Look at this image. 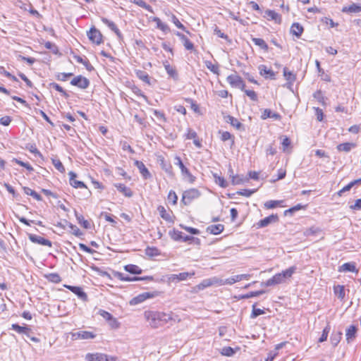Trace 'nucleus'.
Returning a JSON list of instances; mask_svg holds the SVG:
<instances>
[{"instance_id":"obj_1","label":"nucleus","mask_w":361,"mask_h":361,"mask_svg":"<svg viewBox=\"0 0 361 361\" xmlns=\"http://www.w3.org/2000/svg\"><path fill=\"white\" fill-rule=\"evenodd\" d=\"M145 318L152 328L162 326L170 322H179L180 319L173 312L166 313L159 311H145Z\"/></svg>"},{"instance_id":"obj_2","label":"nucleus","mask_w":361,"mask_h":361,"mask_svg":"<svg viewBox=\"0 0 361 361\" xmlns=\"http://www.w3.org/2000/svg\"><path fill=\"white\" fill-rule=\"evenodd\" d=\"M296 271V267L292 266L288 269L275 274L272 278L261 283L262 286H271L285 283L286 279L292 277Z\"/></svg>"},{"instance_id":"obj_3","label":"nucleus","mask_w":361,"mask_h":361,"mask_svg":"<svg viewBox=\"0 0 361 361\" xmlns=\"http://www.w3.org/2000/svg\"><path fill=\"white\" fill-rule=\"evenodd\" d=\"M200 196V192L197 189L191 188L183 192L181 202L187 205L190 204L192 200L198 198Z\"/></svg>"},{"instance_id":"obj_4","label":"nucleus","mask_w":361,"mask_h":361,"mask_svg":"<svg viewBox=\"0 0 361 361\" xmlns=\"http://www.w3.org/2000/svg\"><path fill=\"white\" fill-rule=\"evenodd\" d=\"M70 334L72 340H89L94 339L96 337V334L90 331H78L71 332Z\"/></svg>"},{"instance_id":"obj_5","label":"nucleus","mask_w":361,"mask_h":361,"mask_svg":"<svg viewBox=\"0 0 361 361\" xmlns=\"http://www.w3.org/2000/svg\"><path fill=\"white\" fill-rule=\"evenodd\" d=\"M227 81L232 87L244 90L245 84L239 75L236 74L230 75L227 77Z\"/></svg>"},{"instance_id":"obj_6","label":"nucleus","mask_w":361,"mask_h":361,"mask_svg":"<svg viewBox=\"0 0 361 361\" xmlns=\"http://www.w3.org/2000/svg\"><path fill=\"white\" fill-rule=\"evenodd\" d=\"M87 361H115L116 359L113 357H109L104 353H87L85 356Z\"/></svg>"},{"instance_id":"obj_7","label":"nucleus","mask_w":361,"mask_h":361,"mask_svg":"<svg viewBox=\"0 0 361 361\" xmlns=\"http://www.w3.org/2000/svg\"><path fill=\"white\" fill-rule=\"evenodd\" d=\"M89 39L94 44L97 45L102 42V35L99 30L92 27L87 33Z\"/></svg>"},{"instance_id":"obj_8","label":"nucleus","mask_w":361,"mask_h":361,"mask_svg":"<svg viewBox=\"0 0 361 361\" xmlns=\"http://www.w3.org/2000/svg\"><path fill=\"white\" fill-rule=\"evenodd\" d=\"M176 160L177 162L176 165L179 166L181 170L182 175L186 178L190 183H192L195 180V177L192 175V173L189 171V170L185 166L181 159L180 157H176Z\"/></svg>"},{"instance_id":"obj_9","label":"nucleus","mask_w":361,"mask_h":361,"mask_svg":"<svg viewBox=\"0 0 361 361\" xmlns=\"http://www.w3.org/2000/svg\"><path fill=\"white\" fill-rule=\"evenodd\" d=\"M71 84L84 90L89 87L90 80L82 75H78L71 80Z\"/></svg>"},{"instance_id":"obj_10","label":"nucleus","mask_w":361,"mask_h":361,"mask_svg":"<svg viewBox=\"0 0 361 361\" xmlns=\"http://www.w3.org/2000/svg\"><path fill=\"white\" fill-rule=\"evenodd\" d=\"M279 220V219L277 214H271L259 221L256 224H255V226H256L257 228L267 227L271 224L278 222Z\"/></svg>"},{"instance_id":"obj_11","label":"nucleus","mask_w":361,"mask_h":361,"mask_svg":"<svg viewBox=\"0 0 361 361\" xmlns=\"http://www.w3.org/2000/svg\"><path fill=\"white\" fill-rule=\"evenodd\" d=\"M170 235L171 238L176 241L188 242L194 239L192 236L183 235L181 231L175 229L170 232Z\"/></svg>"},{"instance_id":"obj_12","label":"nucleus","mask_w":361,"mask_h":361,"mask_svg":"<svg viewBox=\"0 0 361 361\" xmlns=\"http://www.w3.org/2000/svg\"><path fill=\"white\" fill-rule=\"evenodd\" d=\"M64 287L75 293L82 301L85 302L88 300L87 295L83 291L82 288L70 285H64Z\"/></svg>"},{"instance_id":"obj_13","label":"nucleus","mask_w":361,"mask_h":361,"mask_svg":"<svg viewBox=\"0 0 361 361\" xmlns=\"http://www.w3.org/2000/svg\"><path fill=\"white\" fill-rule=\"evenodd\" d=\"M29 239L31 242H32L34 243H37V244H39V245H42L48 246V247H51V245H52V243L49 240L46 239L42 236L35 235V234H29Z\"/></svg>"},{"instance_id":"obj_14","label":"nucleus","mask_w":361,"mask_h":361,"mask_svg":"<svg viewBox=\"0 0 361 361\" xmlns=\"http://www.w3.org/2000/svg\"><path fill=\"white\" fill-rule=\"evenodd\" d=\"M114 276L118 278V279L121 280V281H140V280H152V276H146V277H137V276H134V277H129L128 276H125V274H123V273H121V272H115L114 273Z\"/></svg>"},{"instance_id":"obj_15","label":"nucleus","mask_w":361,"mask_h":361,"mask_svg":"<svg viewBox=\"0 0 361 361\" xmlns=\"http://www.w3.org/2000/svg\"><path fill=\"white\" fill-rule=\"evenodd\" d=\"M250 274H239L233 276L231 278L226 279L223 283H221L220 285L228 284L232 285L238 281L245 279L248 280L250 278Z\"/></svg>"},{"instance_id":"obj_16","label":"nucleus","mask_w":361,"mask_h":361,"mask_svg":"<svg viewBox=\"0 0 361 361\" xmlns=\"http://www.w3.org/2000/svg\"><path fill=\"white\" fill-rule=\"evenodd\" d=\"M69 177H70V184L75 188H87L85 184L80 180H75V178L77 177V174L74 173L73 171H70L68 173Z\"/></svg>"},{"instance_id":"obj_17","label":"nucleus","mask_w":361,"mask_h":361,"mask_svg":"<svg viewBox=\"0 0 361 361\" xmlns=\"http://www.w3.org/2000/svg\"><path fill=\"white\" fill-rule=\"evenodd\" d=\"M102 21L105 25H106L113 32H114V33L116 35V36L120 39H121L123 38V35H122L121 31L119 30V29L117 27V26L116 25V24L114 22H112L104 17L102 18Z\"/></svg>"},{"instance_id":"obj_18","label":"nucleus","mask_w":361,"mask_h":361,"mask_svg":"<svg viewBox=\"0 0 361 361\" xmlns=\"http://www.w3.org/2000/svg\"><path fill=\"white\" fill-rule=\"evenodd\" d=\"M268 20H274L276 23H281V16L273 10H267L265 11V15L264 16Z\"/></svg>"},{"instance_id":"obj_19","label":"nucleus","mask_w":361,"mask_h":361,"mask_svg":"<svg viewBox=\"0 0 361 361\" xmlns=\"http://www.w3.org/2000/svg\"><path fill=\"white\" fill-rule=\"evenodd\" d=\"M339 272H355L356 274L358 273V269H356L355 262H347L344 263L343 265L339 267L338 268Z\"/></svg>"},{"instance_id":"obj_20","label":"nucleus","mask_w":361,"mask_h":361,"mask_svg":"<svg viewBox=\"0 0 361 361\" xmlns=\"http://www.w3.org/2000/svg\"><path fill=\"white\" fill-rule=\"evenodd\" d=\"M190 275H194V273L190 274L188 272H182L178 274H171L169 276V280L171 282L180 281L186 280Z\"/></svg>"},{"instance_id":"obj_21","label":"nucleus","mask_w":361,"mask_h":361,"mask_svg":"<svg viewBox=\"0 0 361 361\" xmlns=\"http://www.w3.org/2000/svg\"><path fill=\"white\" fill-rule=\"evenodd\" d=\"M357 327L354 325H351L346 329L345 336L348 343H350L355 338L357 333Z\"/></svg>"},{"instance_id":"obj_22","label":"nucleus","mask_w":361,"mask_h":361,"mask_svg":"<svg viewBox=\"0 0 361 361\" xmlns=\"http://www.w3.org/2000/svg\"><path fill=\"white\" fill-rule=\"evenodd\" d=\"M176 35L180 39L183 44V46L187 50H193L194 44L189 40V39L185 35L178 32L176 33Z\"/></svg>"},{"instance_id":"obj_23","label":"nucleus","mask_w":361,"mask_h":361,"mask_svg":"<svg viewBox=\"0 0 361 361\" xmlns=\"http://www.w3.org/2000/svg\"><path fill=\"white\" fill-rule=\"evenodd\" d=\"M135 165L140 170V172L144 178L147 179L151 176L148 169L146 168L145 165L142 161H135Z\"/></svg>"},{"instance_id":"obj_24","label":"nucleus","mask_w":361,"mask_h":361,"mask_svg":"<svg viewBox=\"0 0 361 361\" xmlns=\"http://www.w3.org/2000/svg\"><path fill=\"white\" fill-rule=\"evenodd\" d=\"M223 283L222 280H219L217 278L207 279H204L202 281V283L199 285V287L201 288H207L209 286H212L213 284L218 283L220 284Z\"/></svg>"},{"instance_id":"obj_25","label":"nucleus","mask_w":361,"mask_h":361,"mask_svg":"<svg viewBox=\"0 0 361 361\" xmlns=\"http://www.w3.org/2000/svg\"><path fill=\"white\" fill-rule=\"evenodd\" d=\"M114 186L117 188V190L122 192L125 196L130 197L133 196V192L130 190V188L126 186L124 184L122 183H116L114 185Z\"/></svg>"},{"instance_id":"obj_26","label":"nucleus","mask_w":361,"mask_h":361,"mask_svg":"<svg viewBox=\"0 0 361 361\" xmlns=\"http://www.w3.org/2000/svg\"><path fill=\"white\" fill-rule=\"evenodd\" d=\"M11 329L16 331L18 334H25L27 336H29V332L31 331V329L28 326H21L17 324H13L11 325Z\"/></svg>"},{"instance_id":"obj_27","label":"nucleus","mask_w":361,"mask_h":361,"mask_svg":"<svg viewBox=\"0 0 361 361\" xmlns=\"http://www.w3.org/2000/svg\"><path fill=\"white\" fill-rule=\"evenodd\" d=\"M303 30V27L298 23H294L290 27V32L297 37L301 36Z\"/></svg>"},{"instance_id":"obj_28","label":"nucleus","mask_w":361,"mask_h":361,"mask_svg":"<svg viewBox=\"0 0 361 361\" xmlns=\"http://www.w3.org/2000/svg\"><path fill=\"white\" fill-rule=\"evenodd\" d=\"M356 147V144L353 142H344L337 145V149L340 152H348Z\"/></svg>"},{"instance_id":"obj_29","label":"nucleus","mask_w":361,"mask_h":361,"mask_svg":"<svg viewBox=\"0 0 361 361\" xmlns=\"http://www.w3.org/2000/svg\"><path fill=\"white\" fill-rule=\"evenodd\" d=\"M261 118L264 120L268 118L279 120L281 118V116L278 113L272 112L270 109H266L264 110Z\"/></svg>"},{"instance_id":"obj_30","label":"nucleus","mask_w":361,"mask_h":361,"mask_svg":"<svg viewBox=\"0 0 361 361\" xmlns=\"http://www.w3.org/2000/svg\"><path fill=\"white\" fill-rule=\"evenodd\" d=\"M341 11L343 13H359L361 11V6L353 3L348 6L343 7Z\"/></svg>"},{"instance_id":"obj_31","label":"nucleus","mask_w":361,"mask_h":361,"mask_svg":"<svg viewBox=\"0 0 361 361\" xmlns=\"http://www.w3.org/2000/svg\"><path fill=\"white\" fill-rule=\"evenodd\" d=\"M224 229L223 224L211 225L207 227V231L212 234L217 235L221 233Z\"/></svg>"},{"instance_id":"obj_32","label":"nucleus","mask_w":361,"mask_h":361,"mask_svg":"<svg viewBox=\"0 0 361 361\" xmlns=\"http://www.w3.org/2000/svg\"><path fill=\"white\" fill-rule=\"evenodd\" d=\"M149 298V293H145L137 295V297L133 298L130 300V305H137L138 303H140V302L145 301L147 298Z\"/></svg>"},{"instance_id":"obj_33","label":"nucleus","mask_w":361,"mask_h":361,"mask_svg":"<svg viewBox=\"0 0 361 361\" xmlns=\"http://www.w3.org/2000/svg\"><path fill=\"white\" fill-rule=\"evenodd\" d=\"M259 73L262 75H267V77L270 78H274L275 73L274 72L271 70L268 69L266 66L261 65L259 67Z\"/></svg>"},{"instance_id":"obj_34","label":"nucleus","mask_w":361,"mask_h":361,"mask_svg":"<svg viewBox=\"0 0 361 361\" xmlns=\"http://www.w3.org/2000/svg\"><path fill=\"white\" fill-rule=\"evenodd\" d=\"M153 21L156 23L157 27L161 31L164 32H168L170 31L169 27L166 23H163L159 18L155 17L153 19Z\"/></svg>"},{"instance_id":"obj_35","label":"nucleus","mask_w":361,"mask_h":361,"mask_svg":"<svg viewBox=\"0 0 361 361\" xmlns=\"http://www.w3.org/2000/svg\"><path fill=\"white\" fill-rule=\"evenodd\" d=\"M124 269L126 271L133 274H140L142 273V269L134 264H128L124 267Z\"/></svg>"},{"instance_id":"obj_36","label":"nucleus","mask_w":361,"mask_h":361,"mask_svg":"<svg viewBox=\"0 0 361 361\" xmlns=\"http://www.w3.org/2000/svg\"><path fill=\"white\" fill-rule=\"evenodd\" d=\"M164 68L166 71V73L169 74L170 77L173 78L174 80H177L178 75L177 73L176 70L170 66L168 63H164Z\"/></svg>"},{"instance_id":"obj_37","label":"nucleus","mask_w":361,"mask_h":361,"mask_svg":"<svg viewBox=\"0 0 361 361\" xmlns=\"http://www.w3.org/2000/svg\"><path fill=\"white\" fill-rule=\"evenodd\" d=\"M252 41L253 42V43L255 45L259 47L262 49H263L264 51H267L268 50L269 47H268L267 44L266 43V42L263 39L253 37L252 39Z\"/></svg>"},{"instance_id":"obj_38","label":"nucleus","mask_w":361,"mask_h":361,"mask_svg":"<svg viewBox=\"0 0 361 361\" xmlns=\"http://www.w3.org/2000/svg\"><path fill=\"white\" fill-rule=\"evenodd\" d=\"M75 217L78 221V223L83 226L85 228L88 229L90 228V224L88 221L85 220L82 215L79 214L76 211H75Z\"/></svg>"},{"instance_id":"obj_39","label":"nucleus","mask_w":361,"mask_h":361,"mask_svg":"<svg viewBox=\"0 0 361 361\" xmlns=\"http://www.w3.org/2000/svg\"><path fill=\"white\" fill-rule=\"evenodd\" d=\"M23 190L26 195L32 196L37 201H41L42 199L40 195L30 188L24 187Z\"/></svg>"},{"instance_id":"obj_40","label":"nucleus","mask_w":361,"mask_h":361,"mask_svg":"<svg viewBox=\"0 0 361 361\" xmlns=\"http://www.w3.org/2000/svg\"><path fill=\"white\" fill-rule=\"evenodd\" d=\"M342 338V333L341 331L334 332L331 336V343L335 347L336 346Z\"/></svg>"},{"instance_id":"obj_41","label":"nucleus","mask_w":361,"mask_h":361,"mask_svg":"<svg viewBox=\"0 0 361 361\" xmlns=\"http://www.w3.org/2000/svg\"><path fill=\"white\" fill-rule=\"evenodd\" d=\"M74 58L75 59L77 62L84 65L87 71H90L93 69L92 66L90 64V63L87 59H82L80 56H75Z\"/></svg>"},{"instance_id":"obj_42","label":"nucleus","mask_w":361,"mask_h":361,"mask_svg":"<svg viewBox=\"0 0 361 361\" xmlns=\"http://www.w3.org/2000/svg\"><path fill=\"white\" fill-rule=\"evenodd\" d=\"M145 255L150 257H157L160 255L159 250L155 247H147L145 249Z\"/></svg>"},{"instance_id":"obj_43","label":"nucleus","mask_w":361,"mask_h":361,"mask_svg":"<svg viewBox=\"0 0 361 361\" xmlns=\"http://www.w3.org/2000/svg\"><path fill=\"white\" fill-rule=\"evenodd\" d=\"M130 1L137 6H139L141 8H145V10L152 12V6L149 4H147L145 1L143 0H130Z\"/></svg>"},{"instance_id":"obj_44","label":"nucleus","mask_w":361,"mask_h":361,"mask_svg":"<svg viewBox=\"0 0 361 361\" xmlns=\"http://www.w3.org/2000/svg\"><path fill=\"white\" fill-rule=\"evenodd\" d=\"M227 121L228 123H230V124L232 126H233L234 128H235L238 130L241 129V128L243 127V124L237 118H235L231 116H228Z\"/></svg>"},{"instance_id":"obj_45","label":"nucleus","mask_w":361,"mask_h":361,"mask_svg":"<svg viewBox=\"0 0 361 361\" xmlns=\"http://www.w3.org/2000/svg\"><path fill=\"white\" fill-rule=\"evenodd\" d=\"M219 134H221V140L224 142L231 139V145L234 144V140L232 135L228 131H221L219 130Z\"/></svg>"},{"instance_id":"obj_46","label":"nucleus","mask_w":361,"mask_h":361,"mask_svg":"<svg viewBox=\"0 0 361 361\" xmlns=\"http://www.w3.org/2000/svg\"><path fill=\"white\" fill-rule=\"evenodd\" d=\"M313 97L322 105H326V98L324 97L321 90H317L313 94Z\"/></svg>"},{"instance_id":"obj_47","label":"nucleus","mask_w":361,"mask_h":361,"mask_svg":"<svg viewBox=\"0 0 361 361\" xmlns=\"http://www.w3.org/2000/svg\"><path fill=\"white\" fill-rule=\"evenodd\" d=\"M51 162L59 171L61 173L65 172V167L59 159L53 158L51 159Z\"/></svg>"},{"instance_id":"obj_48","label":"nucleus","mask_w":361,"mask_h":361,"mask_svg":"<svg viewBox=\"0 0 361 361\" xmlns=\"http://www.w3.org/2000/svg\"><path fill=\"white\" fill-rule=\"evenodd\" d=\"M48 281L58 283L61 281V276L56 273H51L46 276Z\"/></svg>"},{"instance_id":"obj_49","label":"nucleus","mask_w":361,"mask_h":361,"mask_svg":"<svg viewBox=\"0 0 361 361\" xmlns=\"http://www.w3.org/2000/svg\"><path fill=\"white\" fill-rule=\"evenodd\" d=\"M158 211L160 214V216L162 219H164L166 221H171V216L169 213L166 212L165 208L162 206H159L158 207Z\"/></svg>"},{"instance_id":"obj_50","label":"nucleus","mask_w":361,"mask_h":361,"mask_svg":"<svg viewBox=\"0 0 361 361\" xmlns=\"http://www.w3.org/2000/svg\"><path fill=\"white\" fill-rule=\"evenodd\" d=\"M137 75L143 82H145L147 84H150L149 75L146 72L142 71H139L137 73Z\"/></svg>"},{"instance_id":"obj_51","label":"nucleus","mask_w":361,"mask_h":361,"mask_svg":"<svg viewBox=\"0 0 361 361\" xmlns=\"http://www.w3.org/2000/svg\"><path fill=\"white\" fill-rule=\"evenodd\" d=\"M330 329H331V327H330L329 324H327L326 326L324 329L321 337L319 338V343H322V342L326 341L329 333L330 331Z\"/></svg>"},{"instance_id":"obj_52","label":"nucleus","mask_w":361,"mask_h":361,"mask_svg":"<svg viewBox=\"0 0 361 361\" xmlns=\"http://www.w3.org/2000/svg\"><path fill=\"white\" fill-rule=\"evenodd\" d=\"M50 85L54 88L56 91L61 93V94L65 97L66 98H68L69 97L68 94L63 89L62 87H61L59 84L52 82L50 84Z\"/></svg>"},{"instance_id":"obj_53","label":"nucleus","mask_w":361,"mask_h":361,"mask_svg":"<svg viewBox=\"0 0 361 361\" xmlns=\"http://www.w3.org/2000/svg\"><path fill=\"white\" fill-rule=\"evenodd\" d=\"M12 161L16 162L20 166L25 167L29 171H32L34 170L33 167L27 162H23L18 159H13Z\"/></svg>"},{"instance_id":"obj_54","label":"nucleus","mask_w":361,"mask_h":361,"mask_svg":"<svg viewBox=\"0 0 361 361\" xmlns=\"http://www.w3.org/2000/svg\"><path fill=\"white\" fill-rule=\"evenodd\" d=\"M205 65L207 68L214 73L218 74L219 73V67L218 66L214 65L211 61H206Z\"/></svg>"},{"instance_id":"obj_55","label":"nucleus","mask_w":361,"mask_h":361,"mask_svg":"<svg viewBox=\"0 0 361 361\" xmlns=\"http://www.w3.org/2000/svg\"><path fill=\"white\" fill-rule=\"evenodd\" d=\"M214 178L216 183H217L220 187L225 188L228 186L227 182L223 177L214 175Z\"/></svg>"},{"instance_id":"obj_56","label":"nucleus","mask_w":361,"mask_h":361,"mask_svg":"<svg viewBox=\"0 0 361 361\" xmlns=\"http://www.w3.org/2000/svg\"><path fill=\"white\" fill-rule=\"evenodd\" d=\"M256 190H255V189H253V190L243 189V190H240V191H238L237 194L248 197H250L253 193H255L256 192Z\"/></svg>"},{"instance_id":"obj_57","label":"nucleus","mask_w":361,"mask_h":361,"mask_svg":"<svg viewBox=\"0 0 361 361\" xmlns=\"http://www.w3.org/2000/svg\"><path fill=\"white\" fill-rule=\"evenodd\" d=\"M335 293L341 299H343L345 297V290L343 286H338L335 288Z\"/></svg>"},{"instance_id":"obj_58","label":"nucleus","mask_w":361,"mask_h":361,"mask_svg":"<svg viewBox=\"0 0 361 361\" xmlns=\"http://www.w3.org/2000/svg\"><path fill=\"white\" fill-rule=\"evenodd\" d=\"M264 314V311L262 309H257L255 308V305H254L252 306V314L250 315V317L252 319H254V318H256L257 317L261 315V314Z\"/></svg>"},{"instance_id":"obj_59","label":"nucleus","mask_w":361,"mask_h":361,"mask_svg":"<svg viewBox=\"0 0 361 361\" xmlns=\"http://www.w3.org/2000/svg\"><path fill=\"white\" fill-rule=\"evenodd\" d=\"M305 207L306 206H303V205H302L300 204H297V205H295V206H294V207H293L286 210L284 212V214L287 215L288 213L293 214V212H295L296 211H298V210H300L301 209L305 208Z\"/></svg>"},{"instance_id":"obj_60","label":"nucleus","mask_w":361,"mask_h":361,"mask_svg":"<svg viewBox=\"0 0 361 361\" xmlns=\"http://www.w3.org/2000/svg\"><path fill=\"white\" fill-rule=\"evenodd\" d=\"M283 75L286 80L290 81H294L295 79V75L287 68H283Z\"/></svg>"},{"instance_id":"obj_61","label":"nucleus","mask_w":361,"mask_h":361,"mask_svg":"<svg viewBox=\"0 0 361 361\" xmlns=\"http://www.w3.org/2000/svg\"><path fill=\"white\" fill-rule=\"evenodd\" d=\"M171 20L178 28L181 29L183 30H185V27L179 21V20L173 14H171Z\"/></svg>"},{"instance_id":"obj_62","label":"nucleus","mask_w":361,"mask_h":361,"mask_svg":"<svg viewBox=\"0 0 361 361\" xmlns=\"http://www.w3.org/2000/svg\"><path fill=\"white\" fill-rule=\"evenodd\" d=\"M235 353L231 347H224L221 350V354L225 356H232Z\"/></svg>"},{"instance_id":"obj_63","label":"nucleus","mask_w":361,"mask_h":361,"mask_svg":"<svg viewBox=\"0 0 361 361\" xmlns=\"http://www.w3.org/2000/svg\"><path fill=\"white\" fill-rule=\"evenodd\" d=\"M280 203V201L269 200L265 202L264 207L267 209H273L276 207Z\"/></svg>"},{"instance_id":"obj_64","label":"nucleus","mask_w":361,"mask_h":361,"mask_svg":"<svg viewBox=\"0 0 361 361\" xmlns=\"http://www.w3.org/2000/svg\"><path fill=\"white\" fill-rule=\"evenodd\" d=\"M154 115L159 121H161L163 122L166 121V118L164 112L155 109V110H154Z\"/></svg>"}]
</instances>
